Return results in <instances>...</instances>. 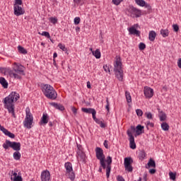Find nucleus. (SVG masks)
Segmentation results:
<instances>
[{
	"label": "nucleus",
	"mask_w": 181,
	"mask_h": 181,
	"mask_svg": "<svg viewBox=\"0 0 181 181\" xmlns=\"http://www.w3.org/2000/svg\"><path fill=\"white\" fill-rule=\"evenodd\" d=\"M21 98L19 93L16 92H11L9 95L4 98L3 100V103L4 104V108L8 110V113L11 114L13 118H16V115L15 114V103Z\"/></svg>",
	"instance_id": "f257e3e1"
},
{
	"label": "nucleus",
	"mask_w": 181,
	"mask_h": 181,
	"mask_svg": "<svg viewBox=\"0 0 181 181\" xmlns=\"http://www.w3.org/2000/svg\"><path fill=\"white\" fill-rule=\"evenodd\" d=\"M114 62V72L115 74L116 78L119 81H124V69H122V62H121V57L117 56Z\"/></svg>",
	"instance_id": "f03ea898"
},
{
	"label": "nucleus",
	"mask_w": 181,
	"mask_h": 181,
	"mask_svg": "<svg viewBox=\"0 0 181 181\" xmlns=\"http://www.w3.org/2000/svg\"><path fill=\"white\" fill-rule=\"evenodd\" d=\"M42 91L44 95L49 100H56L57 98V92L54 88L49 84H44L42 86Z\"/></svg>",
	"instance_id": "7ed1b4c3"
},
{
	"label": "nucleus",
	"mask_w": 181,
	"mask_h": 181,
	"mask_svg": "<svg viewBox=\"0 0 181 181\" xmlns=\"http://www.w3.org/2000/svg\"><path fill=\"white\" fill-rule=\"evenodd\" d=\"M23 124L24 128H27V129H30L33 125V115L30 112L29 107L25 109V117Z\"/></svg>",
	"instance_id": "20e7f679"
},
{
	"label": "nucleus",
	"mask_w": 181,
	"mask_h": 181,
	"mask_svg": "<svg viewBox=\"0 0 181 181\" xmlns=\"http://www.w3.org/2000/svg\"><path fill=\"white\" fill-rule=\"evenodd\" d=\"M96 158L100 160V165L103 169H105V155H104V150L100 147H96L95 149Z\"/></svg>",
	"instance_id": "39448f33"
},
{
	"label": "nucleus",
	"mask_w": 181,
	"mask_h": 181,
	"mask_svg": "<svg viewBox=\"0 0 181 181\" xmlns=\"http://www.w3.org/2000/svg\"><path fill=\"white\" fill-rule=\"evenodd\" d=\"M4 149L6 151L11 148L13 151H21V144L20 142L16 141H11L9 140H6L5 142L2 145Z\"/></svg>",
	"instance_id": "423d86ee"
},
{
	"label": "nucleus",
	"mask_w": 181,
	"mask_h": 181,
	"mask_svg": "<svg viewBox=\"0 0 181 181\" xmlns=\"http://www.w3.org/2000/svg\"><path fill=\"white\" fill-rule=\"evenodd\" d=\"M64 168L66 169V176L71 180H74V179H76V174H74V171H73V165L71 163H65Z\"/></svg>",
	"instance_id": "0eeeda50"
},
{
	"label": "nucleus",
	"mask_w": 181,
	"mask_h": 181,
	"mask_svg": "<svg viewBox=\"0 0 181 181\" xmlns=\"http://www.w3.org/2000/svg\"><path fill=\"white\" fill-rule=\"evenodd\" d=\"M76 155L78 162H81V163H87V156H86V153H84L83 151L79 147L78 148Z\"/></svg>",
	"instance_id": "6e6552de"
},
{
	"label": "nucleus",
	"mask_w": 181,
	"mask_h": 181,
	"mask_svg": "<svg viewBox=\"0 0 181 181\" xmlns=\"http://www.w3.org/2000/svg\"><path fill=\"white\" fill-rule=\"evenodd\" d=\"M128 11L132 18H139L141 15V10L132 6H129Z\"/></svg>",
	"instance_id": "1a4fd4ad"
},
{
	"label": "nucleus",
	"mask_w": 181,
	"mask_h": 181,
	"mask_svg": "<svg viewBox=\"0 0 181 181\" xmlns=\"http://www.w3.org/2000/svg\"><path fill=\"white\" fill-rule=\"evenodd\" d=\"M127 136H129V148L131 149H136V144H135V137L132 135L131 129H128L127 132Z\"/></svg>",
	"instance_id": "9d476101"
},
{
	"label": "nucleus",
	"mask_w": 181,
	"mask_h": 181,
	"mask_svg": "<svg viewBox=\"0 0 181 181\" xmlns=\"http://www.w3.org/2000/svg\"><path fill=\"white\" fill-rule=\"evenodd\" d=\"M105 162H107V165H105L106 169V177L107 179L110 177V173H111V163H112V158L111 156H107Z\"/></svg>",
	"instance_id": "9b49d317"
},
{
	"label": "nucleus",
	"mask_w": 181,
	"mask_h": 181,
	"mask_svg": "<svg viewBox=\"0 0 181 181\" xmlns=\"http://www.w3.org/2000/svg\"><path fill=\"white\" fill-rule=\"evenodd\" d=\"M144 126L141 125V124H139L136 127H134V126H131V132H132V131L134 132H136V134H135V136H139V135H141V134H144Z\"/></svg>",
	"instance_id": "f8f14e48"
},
{
	"label": "nucleus",
	"mask_w": 181,
	"mask_h": 181,
	"mask_svg": "<svg viewBox=\"0 0 181 181\" xmlns=\"http://www.w3.org/2000/svg\"><path fill=\"white\" fill-rule=\"evenodd\" d=\"M13 71H15V73H18V74H22V76H25L23 66L21 64H18L16 62L14 63Z\"/></svg>",
	"instance_id": "ddd939ff"
},
{
	"label": "nucleus",
	"mask_w": 181,
	"mask_h": 181,
	"mask_svg": "<svg viewBox=\"0 0 181 181\" xmlns=\"http://www.w3.org/2000/svg\"><path fill=\"white\" fill-rule=\"evenodd\" d=\"M144 94L146 98H152V97H153V89L151 87L145 86L144 89Z\"/></svg>",
	"instance_id": "4468645a"
},
{
	"label": "nucleus",
	"mask_w": 181,
	"mask_h": 181,
	"mask_svg": "<svg viewBox=\"0 0 181 181\" xmlns=\"http://www.w3.org/2000/svg\"><path fill=\"white\" fill-rule=\"evenodd\" d=\"M137 26H138V24H136L134 26L127 28V30H129V35H134L135 36H137V37H139L141 36V31L136 30V27Z\"/></svg>",
	"instance_id": "2eb2a0df"
},
{
	"label": "nucleus",
	"mask_w": 181,
	"mask_h": 181,
	"mask_svg": "<svg viewBox=\"0 0 181 181\" xmlns=\"http://www.w3.org/2000/svg\"><path fill=\"white\" fill-rule=\"evenodd\" d=\"M41 181H50V172L45 170L41 173Z\"/></svg>",
	"instance_id": "dca6fc26"
},
{
	"label": "nucleus",
	"mask_w": 181,
	"mask_h": 181,
	"mask_svg": "<svg viewBox=\"0 0 181 181\" xmlns=\"http://www.w3.org/2000/svg\"><path fill=\"white\" fill-rule=\"evenodd\" d=\"M23 13H25V9H23V8L16 4L14 5V15H16V16H21V15H23Z\"/></svg>",
	"instance_id": "f3484780"
},
{
	"label": "nucleus",
	"mask_w": 181,
	"mask_h": 181,
	"mask_svg": "<svg viewBox=\"0 0 181 181\" xmlns=\"http://www.w3.org/2000/svg\"><path fill=\"white\" fill-rule=\"evenodd\" d=\"M0 131L4 134L6 136H8V138H15V135L9 132L8 129H6L5 127H4L2 125L0 124Z\"/></svg>",
	"instance_id": "a211bd4d"
},
{
	"label": "nucleus",
	"mask_w": 181,
	"mask_h": 181,
	"mask_svg": "<svg viewBox=\"0 0 181 181\" xmlns=\"http://www.w3.org/2000/svg\"><path fill=\"white\" fill-rule=\"evenodd\" d=\"M49 115L47 113H43L42 117H41V120L40 122V125H46L49 122Z\"/></svg>",
	"instance_id": "6ab92c4d"
},
{
	"label": "nucleus",
	"mask_w": 181,
	"mask_h": 181,
	"mask_svg": "<svg viewBox=\"0 0 181 181\" xmlns=\"http://www.w3.org/2000/svg\"><path fill=\"white\" fill-rule=\"evenodd\" d=\"M11 180L12 181H23L22 176L18 175V173H16L15 171H11Z\"/></svg>",
	"instance_id": "aec40b11"
},
{
	"label": "nucleus",
	"mask_w": 181,
	"mask_h": 181,
	"mask_svg": "<svg viewBox=\"0 0 181 181\" xmlns=\"http://www.w3.org/2000/svg\"><path fill=\"white\" fill-rule=\"evenodd\" d=\"M8 74L10 77H13V78H16L17 80H21V78H22V74L13 72V71H9Z\"/></svg>",
	"instance_id": "412c9836"
},
{
	"label": "nucleus",
	"mask_w": 181,
	"mask_h": 181,
	"mask_svg": "<svg viewBox=\"0 0 181 181\" xmlns=\"http://www.w3.org/2000/svg\"><path fill=\"white\" fill-rule=\"evenodd\" d=\"M135 2L139 6H146V8L151 9V6L146 4V2H145L144 0H135Z\"/></svg>",
	"instance_id": "4be33fe9"
},
{
	"label": "nucleus",
	"mask_w": 181,
	"mask_h": 181,
	"mask_svg": "<svg viewBox=\"0 0 181 181\" xmlns=\"http://www.w3.org/2000/svg\"><path fill=\"white\" fill-rule=\"evenodd\" d=\"M50 105L56 108V110H59V111H64V106L62 104L56 103H51Z\"/></svg>",
	"instance_id": "5701e85b"
},
{
	"label": "nucleus",
	"mask_w": 181,
	"mask_h": 181,
	"mask_svg": "<svg viewBox=\"0 0 181 181\" xmlns=\"http://www.w3.org/2000/svg\"><path fill=\"white\" fill-rule=\"evenodd\" d=\"M149 168H156V163L152 158H150L147 165H146V169H149Z\"/></svg>",
	"instance_id": "b1692460"
},
{
	"label": "nucleus",
	"mask_w": 181,
	"mask_h": 181,
	"mask_svg": "<svg viewBox=\"0 0 181 181\" xmlns=\"http://www.w3.org/2000/svg\"><path fill=\"white\" fill-rule=\"evenodd\" d=\"M156 37V32L151 30L148 33V40L150 42H153Z\"/></svg>",
	"instance_id": "393cba45"
},
{
	"label": "nucleus",
	"mask_w": 181,
	"mask_h": 181,
	"mask_svg": "<svg viewBox=\"0 0 181 181\" xmlns=\"http://www.w3.org/2000/svg\"><path fill=\"white\" fill-rule=\"evenodd\" d=\"M81 111L83 112H86V114H93V112H95V109H93L91 107H89V108L82 107Z\"/></svg>",
	"instance_id": "a878e982"
},
{
	"label": "nucleus",
	"mask_w": 181,
	"mask_h": 181,
	"mask_svg": "<svg viewBox=\"0 0 181 181\" xmlns=\"http://www.w3.org/2000/svg\"><path fill=\"white\" fill-rule=\"evenodd\" d=\"M0 84L4 88H8V81L5 78L0 77Z\"/></svg>",
	"instance_id": "bb28decb"
},
{
	"label": "nucleus",
	"mask_w": 181,
	"mask_h": 181,
	"mask_svg": "<svg viewBox=\"0 0 181 181\" xmlns=\"http://www.w3.org/2000/svg\"><path fill=\"white\" fill-rule=\"evenodd\" d=\"M92 54L95 59H101V52L98 49H95V51H92Z\"/></svg>",
	"instance_id": "cd10ccee"
},
{
	"label": "nucleus",
	"mask_w": 181,
	"mask_h": 181,
	"mask_svg": "<svg viewBox=\"0 0 181 181\" xmlns=\"http://www.w3.org/2000/svg\"><path fill=\"white\" fill-rule=\"evenodd\" d=\"M160 33L163 37H168V36H169L170 32L168 29H161Z\"/></svg>",
	"instance_id": "c85d7f7f"
},
{
	"label": "nucleus",
	"mask_w": 181,
	"mask_h": 181,
	"mask_svg": "<svg viewBox=\"0 0 181 181\" xmlns=\"http://www.w3.org/2000/svg\"><path fill=\"white\" fill-rule=\"evenodd\" d=\"M132 163H134V160L132 159V158L127 157L124 158V165H129Z\"/></svg>",
	"instance_id": "c756f323"
},
{
	"label": "nucleus",
	"mask_w": 181,
	"mask_h": 181,
	"mask_svg": "<svg viewBox=\"0 0 181 181\" xmlns=\"http://www.w3.org/2000/svg\"><path fill=\"white\" fill-rule=\"evenodd\" d=\"M21 156V152L19 151H16L13 153V158L15 160H20Z\"/></svg>",
	"instance_id": "7c9ffc66"
},
{
	"label": "nucleus",
	"mask_w": 181,
	"mask_h": 181,
	"mask_svg": "<svg viewBox=\"0 0 181 181\" xmlns=\"http://www.w3.org/2000/svg\"><path fill=\"white\" fill-rule=\"evenodd\" d=\"M160 112L159 118L160 121L162 122L163 121H166V113L163 112V111H158Z\"/></svg>",
	"instance_id": "2f4dec72"
},
{
	"label": "nucleus",
	"mask_w": 181,
	"mask_h": 181,
	"mask_svg": "<svg viewBox=\"0 0 181 181\" xmlns=\"http://www.w3.org/2000/svg\"><path fill=\"white\" fill-rule=\"evenodd\" d=\"M18 50L19 53H21L22 54H28V51L26 50V49L21 45L18 47Z\"/></svg>",
	"instance_id": "473e14b6"
},
{
	"label": "nucleus",
	"mask_w": 181,
	"mask_h": 181,
	"mask_svg": "<svg viewBox=\"0 0 181 181\" xmlns=\"http://www.w3.org/2000/svg\"><path fill=\"white\" fill-rule=\"evenodd\" d=\"M125 97L128 103H132V98L131 97V93L129 92H125Z\"/></svg>",
	"instance_id": "72a5a7b5"
},
{
	"label": "nucleus",
	"mask_w": 181,
	"mask_h": 181,
	"mask_svg": "<svg viewBox=\"0 0 181 181\" xmlns=\"http://www.w3.org/2000/svg\"><path fill=\"white\" fill-rule=\"evenodd\" d=\"M146 157V153H145V151H141L139 153V159L141 160H144L145 158Z\"/></svg>",
	"instance_id": "f704fd0d"
},
{
	"label": "nucleus",
	"mask_w": 181,
	"mask_h": 181,
	"mask_svg": "<svg viewBox=\"0 0 181 181\" xmlns=\"http://www.w3.org/2000/svg\"><path fill=\"white\" fill-rule=\"evenodd\" d=\"M161 129L163 131H169V124L166 122H163L161 124Z\"/></svg>",
	"instance_id": "c9c22d12"
},
{
	"label": "nucleus",
	"mask_w": 181,
	"mask_h": 181,
	"mask_svg": "<svg viewBox=\"0 0 181 181\" xmlns=\"http://www.w3.org/2000/svg\"><path fill=\"white\" fill-rule=\"evenodd\" d=\"M38 34L41 35V36H45L47 39H50V33H49V32L43 31L42 33H38Z\"/></svg>",
	"instance_id": "e433bc0d"
},
{
	"label": "nucleus",
	"mask_w": 181,
	"mask_h": 181,
	"mask_svg": "<svg viewBox=\"0 0 181 181\" xmlns=\"http://www.w3.org/2000/svg\"><path fill=\"white\" fill-rule=\"evenodd\" d=\"M139 50H145V49H146V45L144 42H140L139 45Z\"/></svg>",
	"instance_id": "4c0bfd02"
},
{
	"label": "nucleus",
	"mask_w": 181,
	"mask_h": 181,
	"mask_svg": "<svg viewBox=\"0 0 181 181\" xmlns=\"http://www.w3.org/2000/svg\"><path fill=\"white\" fill-rule=\"evenodd\" d=\"M58 47L63 52H67V48H66V46L62 43L58 44Z\"/></svg>",
	"instance_id": "58836bf2"
},
{
	"label": "nucleus",
	"mask_w": 181,
	"mask_h": 181,
	"mask_svg": "<svg viewBox=\"0 0 181 181\" xmlns=\"http://www.w3.org/2000/svg\"><path fill=\"white\" fill-rule=\"evenodd\" d=\"M145 115L148 119H153V115L150 112H146Z\"/></svg>",
	"instance_id": "ea45409f"
},
{
	"label": "nucleus",
	"mask_w": 181,
	"mask_h": 181,
	"mask_svg": "<svg viewBox=\"0 0 181 181\" xmlns=\"http://www.w3.org/2000/svg\"><path fill=\"white\" fill-rule=\"evenodd\" d=\"M169 176L171 180H176V174L175 173H169Z\"/></svg>",
	"instance_id": "a19ab883"
},
{
	"label": "nucleus",
	"mask_w": 181,
	"mask_h": 181,
	"mask_svg": "<svg viewBox=\"0 0 181 181\" xmlns=\"http://www.w3.org/2000/svg\"><path fill=\"white\" fill-rule=\"evenodd\" d=\"M136 114L138 117H142L144 115V112L141 109L136 110Z\"/></svg>",
	"instance_id": "79ce46f5"
},
{
	"label": "nucleus",
	"mask_w": 181,
	"mask_h": 181,
	"mask_svg": "<svg viewBox=\"0 0 181 181\" xmlns=\"http://www.w3.org/2000/svg\"><path fill=\"white\" fill-rule=\"evenodd\" d=\"M125 170H127V172H132L134 170V168H132V165H124Z\"/></svg>",
	"instance_id": "37998d69"
},
{
	"label": "nucleus",
	"mask_w": 181,
	"mask_h": 181,
	"mask_svg": "<svg viewBox=\"0 0 181 181\" xmlns=\"http://www.w3.org/2000/svg\"><path fill=\"white\" fill-rule=\"evenodd\" d=\"M49 22L51 23H57V18H56V17H50L49 18Z\"/></svg>",
	"instance_id": "c03bdc74"
},
{
	"label": "nucleus",
	"mask_w": 181,
	"mask_h": 181,
	"mask_svg": "<svg viewBox=\"0 0 181 181\" xmlns=\"http://www.w3.org/2000/svg\"><path fill=\"white\" fill-rule=\"evenodd\" d=\"M106 105H105V108L107 111V112H110V101L108 100V98H106Z\"/></svg>",
	"instance_id": "a18cd8bd"
},
{
	"label": "nucleus",
	"mask_w": 181,
	"mask_h": 181,
	"mask_svg": "<svg viewBox=\"0 0 181 181\" xmlns=\"http://www.w3.org/2000/svg\"><path fill=\"white\" fill-rule=\"evenodd\" d=\"M103 69L106 73H111V71L110 70V66H108V65L103 66Z\"/></svg>",
	"instance_id": "49530a36"
},
{
	"label": "nucleus",
	"mask_w": 181,
	"mask_h": 181,
	"mask_svg": "<svg viewBox=\"0 0 181 181\" xmlns=\"http://www.w3.org/2000/svg\"><path fill=\"white\" fill-rule=\"evenodd\" d=\"M173 28L174 32H178L179 25H177V24H173Z\"/></svg>",
	"instance_id": "de8ad7c7"
},
{
	"label": "nucleus",
	"mask_w": 181,
	"mask_h": 181,
	"mask_svg": "<svg viewBox=\"0 0 181 181\" xmlns=\"http://www.w3.org/2000/svg\"><path fill=\"white\" fill-rule=\"evenodd\" d=\"M71 110L72 112L74 114V115H77V108H76L74 106H71Z\"/></svg>",
	"instance_id": "09e8293b"
},
{
	"label": "nucleus",
	"mask_w": 181,
	"mask_h": 181,
	"mask_svg": "<svg viewBox=\"0 0 181 181\" xmlns=\"http://www.w3.org/2000/svg\"><path fill=\"white\" fill-rule=\"evenodd\" d=\"M112 2L115 5H119L122 0H112Z\"/></svg>",
	"instance_id": "8fccbe9b"
},
{
	"label": "nucleus",
	"mask_w": 181,
	"mask_h": 181,
	"mask_svg": "<svg viewBox=\"0 0 181 181\" xmlns=\"http://www.w3.org/2000/svg\"><path fill=\"white\" fill-rule=\"evenodd\" d=\"M97 115V111H94L93 113H92V117H93V119L94 121L97 120L98 118L95 117V115Z\"/></svg>",
	"instance_id": "3c124183"
},
{
	"label": "nucleus",
	"mask_w": 181,
	"mask_h": 181,
	"mask_svg": "<svg viewBox=\"0 0 181 181\" xmlns=\"http://www.w3.org/2000/svg\"><path fill=\"white\" fill-rule=\"evenodd\" d=\"M22 0H16L14 5H17L18 6H19V5H22Z\"/></svg>",
	"instance_id": "603ef678"
},
{
	"label": "nucleus",
	"mask_w": 181,
	"mask_h": 181,
	"mask_svg": "<svg viewBox=\"0 0 181 181\" xmlns=\"http://www.w3.org/2000/svg\"><path fill=\"white\" fill-rule=\"evenodd\" d=\"M143 180L144 181H148V173H144L143 175Z\"/></svg>",
	"instance_id": "864d4df0"
},
{
	"label": "nucleus",
	"mask_w": 181,
	"mask_h": 181,
	"mask_svg": "<svg viewBox=\"0 0 181 181\" xmlns=\"http://www.w3.org/2000/svg\"><path fill=\"white\" fill-rule=\"evenodd\" d=\"M74 2L75 4H81V5H82V4H84V0H74Z\"/></svg>",
	"instance_id": "5fc2aeb1"
},
{
	"label": "nucleus",
	"mask_w": 181,
	"mask_h": 181,
	"mask_svg": "<svg viewBox=\"0 0 181 181\" xmlns=\"http://www.w3.org/2000/svg\"><path fill=\"white\" fill-rule=\"evenodd\" d=\"M117 181H125V179H124V177L121 175H118L117 177Z\"/></svg>",
	"instance_id": "6e6d98bb"
},
{
	"label": "nucleus",
	"mask_w": 181,
	"mask_h": 181,
	"mask_svg": "<svg viewBox=\"0 0 181 181\" xmlns=\"http://www.w3.org/2000/svg\"><path fill=\"white\" fill-rule=\"evenodd\" d=\"M80 17H76L74 20V23H80Z\"/></svg>",
	"instance_id": "4d7b16f0"
},
{
	"label": "nucleus",
	"mask_w": 181,
	"mask_h": 181,
	"mask_svg": "<svg viewBox=\"0 0 181 181\" xmlns=\"http://www.w3.org/2000/svg\"><path fill=\"white\" fill-rule=\"evenodd\" d=\"M103 145L106 149H108V141L107 140L104 141Z\"/></svg>",
	"instance_id": "13d9d810"
},
{
	"label": "nucleus",
	"mask_w": 181,
	"mask_h": 181,
	"mask_svg": "<svg viewBox=\"0 0 181 181\" xmlns=\"http://www.w3.org/2000/svg\"><path fill=\"white\" fill-rule=\"evenodd\" d=\"M100 128H105V124L103 122V120L99 123Z\"/></svg>",
	"instance_id": "bf43d9fd"
},
{
	"label": "nucleus",
	"mask_w": 181,
	"mask_h": 181,
	"mask_svg": "<svg viewBox=\"0 0 181 181\" xmlns=\"http://www.w3.org/2000/svg\"><path fill=\"white\" fill-rule=\"evenodd\" d=\"M149 173H151V175H153V174L156 173V170H155V169H150L149 170Z\"/></svg>",
	"instance_id": "052dcab7"
},
{
	"label": "nucleus",
	"mask_w": 181,
	"mask_h": 181,
	"mask_svg": "<svg viewBox=\"0 0 181 181\" xmlns=\"http://www.w3.org/2000/svg\"><path fill=\"white\" fill-rule=\"evenodd\" d=\"M146 124H147V125H148L149 127H151V128H153V123L151 122L150 121H147Z\"/></svg>",
	"instance_id": "680f3d73"
},
{
	"label": "nucleus",
	"mask_w": 181,
	"mask_h": 181,
	"mask_svg": "<svg viewBox=\"0 0 181 181\" xmlns=\"http://www.w3.org/2000/svg\"><path fill=\"white\" fill-rule=\"evenodd\" d=\"M177 66L179 69H181V58H180L177 61Z\"/></svg>",
	"instance_id": "e2e57ef3"
},
{
	"label": "nucleus",
	"mask_w": 181,
	"mask_h": 181,
	"mask_svg": "<svg viewBox=\"0 0 181 181\" xmlns=\"http://www.w3.org/2000/svg\"><path fill=\"white\" fill-rule=\"evenodd\" d=\"M101 119H98L97 120L95 121V122H96V124H98V125L100 124V123L101 122Z\"/></svg>",
	"instance_id": "0e129e2a"
},
{
	"label": "nucleus",
	"mask_w": 181,
	"mask_h": 181,
	"mask_svg": "<svg viewBox=\"0 0 181 181\" xmlns=\"http://www.w3.org/2000/svg\"><path fill=\"white\" fill-rule=\"evenodd\" d=\"M87 88H91V85L90 84V81L87 82Z\"/></svg>",
	"instance_id": "69168bd1"
},
{
	"label": "nucleus",
	"mask_w": 181,
	"mask_h": 181,
	"mask_svg": "<svg viewBox=\"0 0 181 181\" xmlns=\"http://www.w3.org/2000/svg\"><path fill=\"white\" fill-rule=\"evenodd\" d=\"M56 57H57V53L54 52V54H53V59H55Z\"/></svg>",
	"instance_id": "338daca9"
},
{
	"label": "nucleus",
	"mask_w": 181,
	"mask_h": 181,
	"mask_svg": "<svg viewBox=\"0 0 181 181\" xmlns=\"http://www.w3.org/2000/svg\"><path fill=\"white\" fill-rule=\"evenodd\" d=\"M76 32H80V27H76Z\"/></svg>",
	"instance_id": "774afa93"
}]
</instances>
